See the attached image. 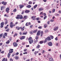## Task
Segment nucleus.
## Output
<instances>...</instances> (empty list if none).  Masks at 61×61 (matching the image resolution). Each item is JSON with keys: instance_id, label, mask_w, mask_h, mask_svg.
<instances>
[{"instance_id": "obj_18", "label": "nucleus", "mask_w": 61, "mask_h": 61, "mask_svg": "<svg viewBox=\"0 0 61 61\" xmlns=\"http://www.w3.org/2000/svg\"><path fill=\"white\" fill-rule=\"evenodd\" d=\"M36 17L35 16H33L32 17H31V19H33V20H35L36 19Z\"/></svg>"}, {"instance_id": "obj_12", "label": "nucleus", "mask_w": 61, "mask_h": 61, "mask_svg": "<svg viewBox=\"0 0 61 61\" xmlns=\"http://www.w3.org/2000/svg\"><path fill=\"white\" fill-rule=\"evenodd\" d=\"M25 26H23V28H22V27H20V29H21V31H24L25 30Z\"/></svg>"}, {"instance_id": "obj_4", "label": "nucleus", "mask_w": 61, "mask_h": 61, "mask_svg": "<svg viewBox=\"0 0 61 61\" xmlns=\"http://www.w3.org/2000/svg\"><path fill=\"white\" fill-rule=\"evenodd\" d=\"M9 10H10L9 8L8 7L6 8L5 10L7 13H9Z\"/></svg>"}, {"instance_id": "obj_14", "label": "nucleus", "mask_w": 61, "mask_h": 61, "mask_svg": "<svg viewBox=\"0 0 61 61\" xmlns=\"http://www.w3.org/2000/svg\"><path fill=\"white\" fill-rule=\"evenodd\" d=\"M19 6L20 7V9H22L23 7H24V5H19Z\"/></svg>"}, {"instance_id": "obj_24", "label": "nucleus", "mask_w": 61, "mask_h": 61, "mask_svg": "<svg viewBox=\"0 0 61 61\" xmlns=\"http://www.w3.org/2000/svg\"><path fill=\"white\" fill-rule=\"evenodd\" d=\"M38 52H39L38 51H35L34 52V55H36L37 54V53H38Z\"/></svg>"}, {"instance_id": "obj_29", "label": "nucleus", "mask_w": 61, "mask_h": 61, "mask_svg": "<svg viewBox=\"0 0 61 61\" xmlns=\"http://www.w3.org/2000/svg\"><path fill=\"white\" fill-rule=\"evenodd\" d=\"M37 31V30H34L33 31L34 33H36V32Z\"/></svg>"}, {"instance_id": "obj_11", "label": "nucleus", "mask_w": 61, "mask_h": 61, "mask_svg": "<svg viewBox=\"0 0 61 61\" xmlns=\"http://www.w3.org/2000/svg\"><path fill=\"white\" fill-rule=\"evenodd\" d=\"M4 23L3 22H2L1 23V26L0 27L1 28H3L4 26Z\"/></svg>"}, {"instance_id": "obj_50", "label": "nucleus", "mask_w": 61, "mask_h": 61, "mask_svg": "<svg viewBox=\"0 0 61 61\" xmlns=\"http://www.w3.org/2000/svg\"><path fill=\"white\" fill-rule=\"evenodd\" d=\"M38 28L39 29H42V27L41 26L39 27H38Z\"/></svg>"}, {"instance_id": "obj_61", "label": "nucleus", "mask_w": 61, "mask_h": 61, "mask_svg": "<svg viewBox=\"0 0 61 61\" xmlns=\"http://www.w3.org/2000/svg\"><path fill=\"white\" fill-rule=\"evenodd\" d=\"M24 11H25L24 10H23V11H22V12L21 13V14H24Z\"/></svg>"}, {"instance_id": "obj_3", "label": "nucleus", "mask_w": 61, "mask_h": 61, "mask_svg": "<svg viewBox=\"0 0 61 61\" xmlns=\"http://www.w3.org/2000/svg\"><path fill=\"white\" fill-rule=\"evenodd\" d=\"M47 44L48 46H53V43L52 42H50L49 43H47Z\"/></svg>"}, {"instance_id": "obj_26", "label": "nucleus", "mask_w": 61, "mask_h": 61, "mask_svg": "<svg viewBox=\"0 0 61 61\" xmlns=\"http://www.w3.org/2000/svg\"><path fill=\"white\" fill-rule=\"evenodd\" d=\"M50 61H54V60L53 59V58H51L49 59Z\"/></svg>"}, {"instance_id": "obj_10", "label": "nucleus", "mask_w": 61, "mask_h": 61, "mask_svg": "<svg viewBox=\"0 0 61 61\" xmlns=\"http://www.w3.org/2000/svg\"><path fill=\"white\" fill-rule=\"evenodd\" d=\"M4 8H5V6H2L1 7L0 10H1V11H3V10H4Z\"/></svg>"}, {"instance_id": "obj_27", "label": "nucleus", "mask_w": 61, "mask_h": 61, "mask_svg": "<svg viewBox=\"0 0 61 61\" xmlns=\"http://www.w3.org/2000/svg\"><path fill=\"white\" fill-rule=\"evenodd\" d=\"M47 39H46V38L45 39V40L44 41V43H46L47 42Z\"/></svg>"}, {"instance_id": "obj_35", "label": "nucleus", "mask_w": 61, "mask_h": 61, "mask_svg": "<svg viewBox=\"0 0 61 61\" xmlns=\"http://www.w3.org/2000/svg\"><path fill=\"white\" fill-rule=\"evenodd\" d=\"M32 38L31 37H30L28 39V40H32Z\"/></svg>"}, {"instance_id": "obj_5", "label": "nucleus", "mask_w": 61, "mask_h": 61, "mask_svg": "<svg viewBox=\"0 0 61 61\" xmlns=\"http://www.w3.org/2000/svg\"><path fill=\"white\" fill-rule=\"evenodd\" d=\"M13 45L15 47H16V46H18V44H17V43L15 42H14Z\"/></svg>"}, {"instance_id": "obj_31", "label": "nucleus", "mask_w": 61, "mask_h": 61, "mask_svg": "<svg viewBox=\"0 0 61 61\" xmlns=\"http://www.w3.org/2000/svg\"><path fill=\"white\" fill-rule=\"evenodd\" d=\"M28 3L29 5H32V2L31 1H29Z\"/></svg>"}, {"instance_id": "obj_39", "label": "nucleus", "mask_w": 61, "mask_h": 61, "mask_svg": "<svg viewBox=\"0 0 61 61\" xmlns=\"http://www.w3.org/2000/svg\"><path fill=\"white\" fill-rule=\"evenodd\" d=\"M16 9H15L13 10V11L14 12H16Z\"/></svg>"}, {"instance_id": "obj_59", "label": "nucleus", "mask_w": 61, "mask_h": 61, "mask_svg": "<svg viewBox=\"0 0 61 61\" xmlns=\"http://www.w3.org/2000/svg\"><path fill=\"white\" fill-rule=\"evenodd\" d=\"M42 51H43V52H42V54L44 53H45V50H42Z\"/></svg>"}, {"instance_id": "obj_34", "label": "nucleus", "mask_w": 61, "mask_h": 61, "mask_svg": "<svg viewBox=\"0 0 61 61\" xmlns=\"http://www.w3.org/2000/svg\"><path fill=\"white\" fill-rule=\"evenodd\" d=\"M19 58V57L18 56H16L15 57V59L16 60H18Z\"/></svg>"}, {"instance_id": "obj_55", "label": "nucleus", "mask_w": 61, "mask_h": 61, "mask_svg": "<svg viewBox=\"0 0 61 61\" xmlns=\"http://www.w3.org/2000/svg\"><path fill=\"white\" fill-rule=\"evenodd\" d=\"M27 54V52H25V53H23V54L25 55V54Z\"/></svg>"}, {"instance_id": "obj_15", "label": "nucleus", "mask_w": 61, "mask_h": 61, "mask_svg": "<svg viewBox=\"0 0 61 61\" xmlns=\"http://www.w3.org/2000/svg\"><path fill=\"white\" fill-rule=\"evenodd\" d=\"M46 39L48 41H50L51 40V38H50V37L49 36L48 37L46 38Z\"/></svg>"}, {"instance_id": "obj_30", "label": "nucleus", "mask_w": 61, "mask_h": 61, "mask_svg": "<svg viewBox=\"0 0 61 61\" xmlns=\"http://www.w3.org/2000/svg\"><path fill=\"white\" fill-rule=\"evenodd\" d=\"M9 43H10V41L9 40H8L6 42V44H9Z\"/></svg>"}, {"instance_id": "obj_36", "label": "nucleus", "mask_w": 61, "mask_h": 61, "mask_svg": "<svg viewBox=\"0 0 61 61\" xmlns=\"http://www.w3.org/2000/svg\"><path fill=\"white\" fill-rule=\"evenodd\" d=\"M50 37L52 39H53L54 38V36L52 35L50 36Z\"/></svg>"}, {"instance_id": "obj_53", "label": "nucleus", "mask_w": 61, "mask_h": 61, "mask_svg": "<svg viewBox=\"0 0 61 61\" xmlns=\"http://www.w3.org/2000/svg\"><path fill=\"white\" fill-rule=\"evenodd\" d=\"M12 37H10V38L9 40H10V41H12Z\"/></svg>"}, {"instance_id": "obj_41", "label": "nucleus", "mask_w": 61, "mask_h": 61, "mask_svg": "<svg viewBox=\"0 0 61 61\" xmlns=\"http://www.w3.org/2000/svg\"><path fill=\"white\" fill-rule=\"evenodd\" d=\"M4 52H5V51H3L0 52V53H1V54H3L4 53Z\"/></svg>"}, {"instance_id": "obj_2", "label": "nucleus", "mask_w": 61, "mask_h": 61, "mask_svg": "<svg viewBox=\"0 0 61 61\" xmlns=\"http://www.w3.org/2000/svg\"><path fill=\"white\" fill-rule=\"evenodd\" d=\"M10 26L11 28H13V26H15V24H13V23L12 22H11L10 23Z\"/></svg>"}, {"instance_id": "obj_8", "label": "nucleus", "mask_w": 61, "mask_h": 61, "mask_svg": "<svg viewBox=\"0 0 61 61\" xmlns=\"http://www.w3.org/2000/svg\"><path fill=\"white\" fill-rule=\"evenodd\" d=\"M58 27H54L53 30L54 31H56V30H58Z\"/></svg>"}, {"instance_id": "obj_6", "label": "nucleus", "mask_w": 61, "mask_h": 61, "mask_svg": "<svg viewBox=\"0 0 61 61\" xmlns=\"http://www.w3.org/2000/svg\"><path fill=\"white\" fill-rule=\"evenodd\" d=\"M41 32V30H38V31L37 34L36 35L37 36H39L40 35V33Z\"/></svg>"}, {"instance_id": "obj_45", "label": "nucleus", "mask_w": 61, "mask_h": 61, "mask_svg": "<svg viewBox=\"0 0 61 61\" xmlns=\"http://www.w3.org/2000/svg\"><path fill=\"white\" fill-rule=\"evenodd\" d=\"M46 18H47V16H45L44 18V20H45V19H46Z\"/></svg>"}, {"instance_id": "obj_44", "label": "nucleus", "mask_w": 61, "mask_h": 61, "mask_svg": "<svg viewBox=\"0 0 61 61\" xmlns=\"http://www.w3.org/2000/svg\"><path fill=\"white\" fill-rule=\"evenodd\" d=\"M37 42H38V40H35V41H34V43H37Z\"/></svg>"}, {"instance_id": "obj_19", "label": "nucleus", "mask_w": 61, "mask_h": 61, "mask_svg": "<svg viewBox=\"0 0 61 61\" xmlns=\"http://www.w3.org/2000/svg\"><path fill=\"white\" fill-rule=\"evenodd\" d=\"M20 15H18L17 16V17H16V19H20Z\"/></svg>"}, {"instance_id": "obj_17", "label": "nucleus", "mask_w": 61, "mask_h": 61, "mask_svg": "<svg viewBox=\"0 0 61 61\" xmlns=\"http://www.w3.org/2000/svg\"><path fill=\"white\" fill-rule=\"evenodd\" d=\"M29 42L30 44H31L34 42V41L33 40H31L29 41Z\"/></svg>"}, {"instance_id": "obj_9", "label": "nucleus", "mask_w": 61, "mask_h": 61, "mask_svg": "<svg viewBox=\"0 0 61 61\" xmlns=\"http://www.w3.org/2000/svg\"><path fill=\"white\" fill-rule=\"evenodd\" d=\"M25 38V36H22L21 37H20V40H23V39H24Z\"/></svg>"}, {"instance_id": "obj_42", "label": "nucleus", "mask_w": 61, "mask_h": 61, "mask_svg": "<svg viewBox=\"0 0 61 61\" xmlns=\"http://www.w3.org/2000/svg\"><path fill=\"white\" fill-rule=\"evenodd\" d=\"M38 38H39V37H38V36H36L35 38V39H36V40H37L38 39Z\"/></svg>"}, {"instance_id": "obj_25", "label": "nucleus", "mask_w": 61, "mask_h": 61, "mask_svg": "<svg viewBox=\"0 0 61 61\" xmlns=\"http://www.w3.org/2000/svg\"><path fill=\"white\" fill-rule=\"evenodd\" d=\"M37 5H36L35 6H34L33 7V8L34 9H36L37 7Z\"/></svg>"}, {"instance_id": "obj_58", "label": "nucleus", "mask_w": 61, "mask_h": 61, "mask_svg": "<svg viewBox=\"0 0 61 61\" xmlns=\"http://www.w3.org/2000/svg\"><path fill=\"white\" fill-rule=\"evenodd\" d=\"M3 36V34H1L0 35V37H2Z\"/></svg>"}, {"instance_id": "obj_16", "label": "nucleus", "mask_w": 61, "mask_h": 61, "mask_svg": "<svg viewBox=\"0 0 61 61\" xmlns=\"http://www.w3.org/2000/svg\"><path fill=\"white\" fill-rule=\"evenodd\" d=\"M44 34V32L43 31H42L41 32V37H42L43 36V35Z\"/></svg>"}, {"instance_id": "obj_13", "label": "nucleus", "mask_w": 61, "mask_h": 61, "mask_svg": "<svg viewBox=\"0 0 61 61\" xmlns=\"http://www.w3.org/2000/svg\"><path fill=\"white\" fill-rule=\"evenodd\" d=\"M28 17L26 15H25L24 16L23 19L24 20H25L26 19H27V18H28Z\"/></svg>"}, {"instance_id": "obj_1", "label": "nucleus", "mask_w": 61, "mask_h": 61, "mask_svg": "<svg viewBox=\"0 0 61 61\" xmlns=\"http://www.w3.org/2000/svg\"><path fill=\"white\" fill-rule=\"evenodd\" d=\"M14 49H11L9 50V53H8V54L7 56L8 58H9L10 57V56L11 55L10 54H12L13 52H14Z\"/></svg>"}, {"instance_id": "obj_40", "label": "nucleus", "mask_w": 61, "mask_h": 61, "mask_svg": "<svg viewBox=\"0 0 61 61\" xmlns=\"http://www.w3.org/2000/svg\"><path fill=\"white\" fill-rule=\"evenodd\" d=\"M40 45H38L37 46V48H40Z\"/></svg>"}, {"instance_id": "obj_21", "label": "nucleus", "mask_w": 61, "mask_h": 61, "mask_svg": "<svg viewBox=\"0 0 61 61\" xmlns=\"http://www.w3.org/2000/svg\"><path fill=\"white\" fill-rule=\"evenodd\" d=\"M43 10H44V9L42 8H40L39 9V11H42Z\"/></svg>"}, {"instance_id": "obj_51", "label": "nucleus", "mask_w": 61, "mask_h": 61, "mask_svg": "<svg viewBox=\"0 0 61 61\" xmlns=\"http://www.w3.org/2000/svg\"><path fill=\"white\" fill-rule=\"evenodd\" d=\"M4 16L5 17L6 16L7 17H8V15H7L6 14H5L4 15Z\"/></svg>"}, {"instance_id": "obj_63", "label": "nucleus", "mask_w": 61, "mask_h": 61, "mask_svg": "<svg viewBox=\"0 0 61 61\" xmlns=\"http://www.w3.org/2000/svg\"><path fill=\"white\" fill-rule=\"evenodd\" d=\"M43 12H41L40 14V15H43Z\"/></svg>"}, {"instance_id": "obj_32", "label": "nucleus", "mask_w": 61, "mask_h": 61, "mask_svg": "<svg viewBox=\"0 0 61 61\" xmlns=\"http://www.w3.org/2000/svg\"><path fill=\"white\" fill-rule=\"evenodd\" d=\"M44 28H46L47 26V25L46 24H45L44 25Z\"/></svg>"}, {"instance_id": "obj_22", "label": "nucleus", "mask_w": 61, "mask_h": 61, "mask_svg": "<svg viewBox=\"0 0 61 61\" xmlns=\"http://www.w3.org/2000/svg\"><path fill=\"white\" fill-rule=\"evenodd\" d=\"M2 61H7V58L5 59V58H4L2 60Z\"/></svg>"}, {"instance_id": "obj_38", "label": "nucleus", "mask_w": 61, "mask_h": 61, "mask_svg": "<svg viewBox=\"0 0 61 61\" xmlns=\"http://www.w3.org/2000/svg\"><path fill=\"white\" fill-rule=\"evenodd\" d=\"M23 18V17L22 15H20V19H22V18Z\"/></svg>"}, {"instance_id": "obj_62", "label": "nucleus", "mask_w": 61, "mask_h": 61, "mask_svg": "<svg viewBox=\"0 0 61 61\" xmlns=\"http://www.w3.org/2000/svg\"><path fill=\"white\" fill-rule=\"evenodd\" d=\"M55 40H56V41H57L58 40V39H57V37H56L55 38Z\"/></svg>"}, {"instance_id": "obj_60", "label": "nucleus", "mask_w": 61, "mask_h": 61, "mask_svg": "<svg viewBox=\"0 0 61 61\" xmlns=\"http://www.w3.org/2000/svg\"><path fill=\"white\" fill-rule=\"evenodd\" d=\"M16 55H19V52H17L16 54H15Z\"/></svg>"}, {"instance_id": "obj_23", "label": "nucleus", "mask_w": 61, "mask_h": 61, "mask_svg": "<svg viewBox=\"0 0 61 61\" xmlns=\"http://www.w3.org/2000/svg\"><path fill=\"white\" fill-rule=\"evenodd\" d=\"M30 12V10H26L25 11V13H29Z\"/></svg>"}, {"instance_id": "obj_7", "label": "nucleus", "mask_w": 61, "mask_h": 61, "mask_svg": "<svg viewBox=\"0 0 61 61\" xmlns=\"http://www.w3.org/2000/svg\"><path fill=\"white\" fill-rule=\"evenodd\" d=\"M1 4H3V5H6V4H7V2H5V1H3L1 2Z\"/></svg>"}, {"instance_id": "obj_57", "label": "nucleus", "mask_w": 61, "mask_h": 61, "mask_svg": "<svg viewBox=\"0 0 61 61\" xmlns=\"http://www.w3.org/2000/svg\"><path fill=\"white\" fill-rule=\"evenodd\" d=\"M54 21V20H53L51 19V22H53Z\"/></svg>"}, {"instance_id": "obj_48", "label": "nucleus", "mask_w": 61, "mask_h": 61, "mask_svg": "<svg viewBox=\"0 0 61 61\" xmlns=\"http://www.w3.org/2000/svg\"><path fill=\"white\" fill-rule=\"evenodd\" d=\"M7 23H8V21H7V20H6V21L5 22V24H7Z\"/></svg>"}, {"instance_id": "obj_28", "label": "nucleus", "mask_w": 61, "mask_h": 61, "mask_svg": "<svg viewBox=\"0 0 61 61\" xmlns=\"http://www.w3.org/2000/svg\"><path fill=\"white\" fill-rule=\"evenodd\" d=\"M44 42V41H41L40 42V44H43Z\"/></svg>"}, {"instance_id": "obj_47", "label": "nucleus", "mask_w": 61, "mask_h": 61, "mask_svg": "<svg viewBox=\"0 0 61 61\" xmlns=\"http://www.w3.org/2000/svg\"><path fill=\"white\" fill-rule=\"evenodd\" d=\"M55 9H53L52 10V11H53L52 13H54V12H55Z\"/></svg>"}, {"instance_id": "obj_54", "label": "nucleus", "mask_w": 61, "mask_h": 61, "mask_svg": "<svg viewBox=\"0 0 61 61\" xmlns=\"http://www.w3.org/2000/svg\"><path fill=\"white\" fill-rule=\"evenodd\" d=\"M60 15L58 14H56V16H59Z\"/></svg>"}, {"instance_id": "obj_46", "label": "nucleus", "mask_w": 61, "mask_h": 61, "mask_svg": "<svg viewBox=\"0 0 61 61\" xmlns=\"http://www.w3.org/2000/svg\"><path fill=\"white\" fill-rule=\"evenodd\" d=\"M26 26H28L29 25L28 24V22H27L25 24Z\"/></svg>"}, {"instance_id": "obj_37", "label": "nucleus", "mask_w": 61, "mask_h": 61, "mask_svg": "<svg viewBox=\"0 0 61 61\" xmlns=\"http://www.w3.org/2000/svg\"><path fill=\"white\" fill-rule=\"evenodd\" d=\"M27 32H25V33H22V35H25L27 34Z\"/></svg>"}, {"instance_id": "obj_43", "label": "nucleus", "mask_w": 61, "mask_h": 61, "mask_svg": "<svg viewBox=\"0 0 61 61\" xmlns=\"http://www.w3.org/2000/svg\"><path fill=\"white\" fill-rule=\"evenodd\" d=\"M45 33H47V32H48V30L47 29L45 30Z\"/></svg>"}, {"instance_id": "obj_52", "label": "nucleus", "mask_w": 61, "mask_h": 61, "mask_svg": "<svg viewBox=\"0 0 61 61\" xmlns=\"http://www.w3.org/2000/svg\"><path fill=\"white\" fill-rule=\"evenodd\" d=\"M44 15V16H46V13H44L43 14H42V15Z\"/></svg>"}, {"instance_id": "obj_49", "label": "nucleus", "mask_w": 61, "mask_h": 61, "mask_svg": "<svg viewBox=\"0 0 61 61\" xmlns=\"http://www.w3.org/2000/svg\"><path fill=\"white\" fill-rule=\"evenodd\" d=\"M9 31V29L8 28L7 30H6V32H8Z\"/></svg>"}, {"instance_id": "obj_64", "label": "nucleus", "mask_w": 61, "mask_h": 61, "mask_svg": "<svg viewBox=\"0 0 61 61\" xmlns=\"http://www.w3.org/2000/svg\"><path fill=\"white\" fill-rule=\"evenodd\" d=\"M58 43L56 44V46H58Z\"/></svg>"}, {"instance_id": "obj_33", "label": "nucleus", "mask_w": 61, "mask_h": 61, "mask_svg": "<svg viewBox=\"0 0 61 61\" xmlns=\"http://www.w3.org/2000/svg\"><path fill=\"white\" fill-rule=\"evenodd\" d=\"M4 36H5L6 37L7 36V33H4Z\"/></svg>"}, {"instance_id": "obj_20", "label": "nucleus", "mask_w": 61, "mask_h": 61, "mask_svg": "<svg viewBox=\"0 0 61 61\" xmlns=\"http://www.w3.org/2000/svg\"><path fill=\"white\" fill-rule=\"evenodd\" d=\"M26 7L28 8H30L31 7V5H28L26 6Z\"/></svg>"}, {"instance_id": "obj_56", "label": "nucleus", "mask_w": 61, "mask_h": 61, "mask_svg": "<svg viewBox=\"0 0 61 61\" xmlns=\"http://www.w3.org/2000/svg\"><path fill=\"white\" fill-rule=\"evenodd\" d=\"M10 61H13V60L12 59V58H10Z\"/></svg>"}]
</instances>
